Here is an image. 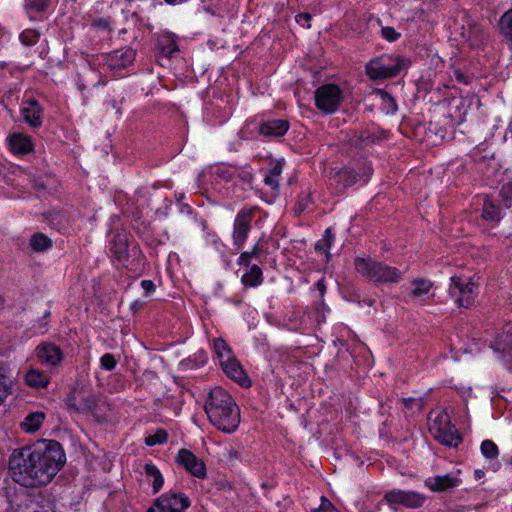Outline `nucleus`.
<instances>
[{"label":"nucleus","instance_id":"nucleus-1","mask_svg":"<svg viewBox=\"0 0 512 512\" xmlns=\"http://www.w3.org/2000/svg\"><path fill=\"white\" fill-rule=\"evenodd\" d=\"M65 462V453L57 441L43 440L15 449L9 458V473L22 486L45 485Z\"/></svg>","mask_w":512,"mask_h":512},{"label":"nucleus","instance_id":"nucleus-2","mask_svg":"<svg viewBox=\"0 0 512 512\" xmlns=\"http://www.w3.org/2000/svg\"><path fill=\"white\" fill-rule=\"evenodd\" d=\"M209 421L224 433H233L240 424V410L233 398L221 387L210 390L205 403Z\"/></svg>","mask_w":512,"mask_h":512},{"label":"nucleus","instance_id":"nucleus-3","mask_svg":"<svg viewBox=\"0 0 512 512\" xmlns=\"http://www.w3.org/2000/svg\"><path fill=\"white\" fill-rule=\"evenodd\" d=\"M428 428L431 435L443 445L456 447L461 442L446 410H432L428 416Z\"/></svg>","mask_w":512,"mask_h":512},{"label":"nucleus","instance_id":"nucleus-4","mask_svg":"<svg viewBox=\"0 0 512 512\" xmlns=\"http://www.w3.org/2000/svg\"><path fill=\"white\" fill-rule=\"evenodd\" d=\"M213 349L224 373L241 386H250V379L238 360L233 356L232 351L226 342L221 338L214 339Z\"/></svg>","mask_w":512,"mask_h":512},{"label":"nucleus","instance_id":"nucleus-5","mask_svg":"<svg viewBox=\"0 0 512 512\" xmlns=\"http://www.w3.org/2000/svg\"><path fill=\"white\" fill-rule=\"evenodd\" d=\"M355 268L362 276L374 282H397L401 277L397 268L365 258L356 259Z\"/></svg>","mask_w":512,"mask_h":512},{"label":"nucleus","instance_id":"nucleus-6","mask_svg":"<svg viewBox=\"0 0 512 512\" xmlns=\"http://www.w3.org/2000/svg\"><path fill=\"white\" fill-rule=\"evenodd\" d=\"M449 293L459 307L469 308L477 294V283L471 276H452Z\"/></svg>","mask_w":512,"mask_h":512},{"label":"nucleus","instance_id":"nucleus-7","mask_svg":"<svg viewBox=\"0 0 512 512\" xmlns=\"http://www.w3.org/2000/svg\"><path fill=\"white\" fill-rule=\"evenodd\" d=\"M258 257L259 246L256 244L251 251L243 252L238 259V264L245 267V272L241 276V282L245 286L257 287L263 281L261 268L256 264L251 265L252 260L257 259Z\"/></svg>","mask_w":512,"mask_h":512},{"label":"nucleus","instance_id":"nucleus-8","mask_svg":"<svg viewBox=\"0 0 512 512\" xmlns=\"http://www.w3.org/2000/svg\"><path fill=\"white\" fill-rule=\"evenodd\" d=\"M343 99L342 91L336 84H325L315 91V104L324 113L335 112Z\"/></svg>","mask_w":512,"mask_h":512},{"label":"nucleus","instance_id":"nucleus-9","mask_svg":"<svg viewBox=\"0 0 512 512\" xmlns=\"http://www.w3.org/2000/svg\"><path fill=\"white\" fill-rule=\"evenodd\" d=\"M190 501L183 493L168 492L155 500L147 512H185Z\"/></svg>","mask_w":512,"mask_h":512},{"label":"nucleus","instance_id":"nucleus-10","mask_svg":"<svg viewBox=\"0 0 512 512\" xmlns=\"http://www.w3.org/2000/svg\"><path fill=\"white\" fill-rule=\"evenodd\" d=\"M489 348L497 354L498 358L512 368V325H507L490 341Z\"/></svg>","mask_w":512,"mask_h":512},{"label":"nucleus","instance_id":"nucleus-11","mask_svg":"<svg viewBox=\"0 0 512 512\" xmlns=\"http://www.w3.org/2000/svg\"><path fill=\"white\" fill-rule=\"evenodd\" d=\"M383 58L371 60L366 65V73L372 80L388 79L396 76L403 67L404 59L396 57V63L384 64Z\"/></svg>","mask_w":512,"mask_h":512},{"label":"nucleus","instance_id":"nucleus-12","mask_svg":"<svg viewBox=\"0 0 512 512\" xmlns=\"http://www.w3.org/2000/svg\"><path fill=\"white\" fill-rule=\"evenodd\" d=\"M176 461L191 475L197 478H204L206 476V466L204 462L189 450L181 449L177 454Z\"/></svg>","mask_w":512,"mask_h":512},{"label":"nucleus","instance_id":"nucleus-13","mask_svg":"<svg viewBox=\"0 0 512 512\" xmlns=\"http://www.w3.org/2000/svg\"><path fill=\"white\" fill-rule=\"evenodd\" d=\"M388 503L393 505H403L408 508H418L423 505L424 497L416 492L393 490L385 495Z\"/></svg>","mask_w":512,"mask_h":512},{"label":"nucleus","instance_id":"nucleus-14","mask_svg":"<svg viewBox=\"0 0 512 512\" xmlns=\"http://www.w3.org/2000/svg\"><path fill=\"white\" fill-rule=\"evenodd\" d=\"M251 219V212L247 209L241 210L235 218L233 242L237 248L242 247L248 236Z\"/></svg>","mask_w":512,"mask_h":512},{"label":"nucleus","instance_id":"nucleus-15","mask_svg":"<svg viewBox=\"0 0 512 512\" xmlns=\"http://www.w3.org/2000/svg\"><path fill=\"white\" fill-rule=\"evenodd\" d=\"M35 355L42 365L54 366L62 361L60 348L52 343H43L35 350Z\"/></svg>","mask_w":512,"mask_h":512},{"label":"nucleus","instance_id":"nucleus-16","mask_svg":"<svg viewBox=\"0 0 512 512\" xmlns=\"http://www.w3.org/2000/svg\"><path fill=\"white\" fill-rule=\"evenodd\" d=\"M110 252L114 258L121 264H125L130 255L127 234L117 233L110 241Z\"/></svg>","mask_w":512,"mask_h":512},{"label":"nucleus","instance_id":"nucleus-17","mask_svg":"<svg viewBox=\"0 0 512 512\" xmlns=\"http://www.w3.org/2000/svg\"><path fill=\"white\" fill-rule=\"evenodd\" d=\"M10 151L17 156L26 155L33 150L32 140L29 136L14 132L7 138Z\"/></svg>","mask_w":512,"mask_h":512},{"label":"nucleus","instance_id":"nucleus-18","mask_svg":"<svg viewBox=\"0 0 512 512\" xmlns=\"http://www.w3.org/2000/svg\"><path fill=\"white\" fill-rule=\"evenodd\" d=\"M460 483V478L453 473L437 475L425 480V485L432 491H444L449 488L457 487Z\"/></svg>","mask_w":512,"mask_h":512},{"label":"nucleus","instance_id":"nucleus-19","mask_svg":"<svg viewBox=\"0 0 512 512\" xmlns=\"http://www.w3.org/2000/svg\"><path fill=\"white\" fill-rule=\"evenodd\" d=\"M363 171V175H360L355 171L354 168H352L351 174L350 171L348 170H338L334 174V179L339 183H343L344 186H349L351 184H355L358 182L365 183L371 176L372 169L369 166L365 165L363 167Z\"/></svg>","mask_w":512,"mask_h":512},{"label":"nucleus","instance_id":"nucleus-20","mask_svg":"<svg viewBox=\"0 0 512 512\" xmlns=\"http://www.w3.org/2000/svg\"><path fill=\"white\" fill-rule=\"evenodd\" d=\"M482 456L487 461V466L492 471H497L500 468L498 461L499 450L497 445L491 440H484L480 445Z\"/></svg>","mask_w":512,"mask_h":512},{"label":"nucleus","instance_id":"nucleus-21","mask_svg":"<svg viewBox=\"0 0 512 512\" xmlns=\"http://www.w3.org/2000/svg\"><path fill=\"white\" fill-rule=\"evenodd\" d=\"M288 128V121L277 119L262 123L259 132L267 137H280L287 132Z\"/></svg>","mask_w":512,"mask_h":512},{"label":"nucleus","instance_id":"nucleus-22","mask_svg":"<svg viewBox=\"0 0 512 512\" xmlns=\"http://www.w3.org/2000/svg\"><path fill=\"white\" fill-rule=\"evenodd\" d=\"M135 51L131 48L125 51H115L110 56V68L112 69H124L131 64L135 59Z\"/></svg>","mask_w":512,"mask_h":512},{"label":"nucleus","instance_id":"nucleus-23","mask_svg":"<svg viewBox=\"0 0 512 512\" xmlns=\"http://www.w3.org/2000/svg\"><path fill=\"white\" fill-rule=\"evenodd\" d=\"M29 106L24 107L21 113L24 120L29 123L32 127H38L41 125V107L37 100L31 99L28 101Z\"/></svg>","mask_w":512,"mask_h":512},{"label":"nucleus","instance_id":"nucleus-24","mask_svg":"<svg viewBox=\"0 0 512 512\" xmlns=\"http://www.w3.org/2000/svg\"><path fill=\"white\" fill-rule=\"evenodd\" d=\"M144 473L147 481L152 485L153 492L157 493L164 484L162 473L153 463H146L144 465Z\"/></svg>","mask_w":512,"mask_h":512},{"label":"nucleus","instance_id":"nucleus-25","mask_svg":"<svg viewBox=\"0 0 512 512\" xmlns=\"http://www.w3.org/2000/svg\"><path fill=\"white\" fill-rule=\"evenodd\" d=\"M503 216L502 210L495 202L486 197L483 203L482 217L486 221L499 222Z\"/></svg>","mask_w":512,"mask_h":512},{"label":"nucleus","instance_id":"nucleus-26","mask_svg":"<svg viewBox=\"0 0 512 512\" xmlns=\"http://www.w3.org/2000/svg\"><path fill=\"white\" fill-rule=\"evenodd\" d=\"M501 182L500 196L505 209H509L512 206V176L508 170L502 172Z\"/></svg>","mask_w":512,"mask_h":512},{"label":"nucleus","instance_id":"nucleus-27","mask_svg":"<svg viewBox=\"0 0 512 512\" xmlns=\"http://www.w3.org/2000/svg\"><path fill=\"white\" fill-rule=\"evenodd\" d=\"M44 419L45 414L43 412L29 413L21 423V427L27 433H34L41 427Z\"/></svg>","mask_w":512,"mask_h":512},{"label":"nucleus","instance_id":"nucleus-28","mask_svg":"<svg viewBox=\"0 0 512 512\" xmlns=\"http://www.w3.org/2000/svg\"><path fill=\"white\" fill-rule=\"evenodd\" d=\"M486 348V340H482L481 338H472L469 339L465 344L458 346L456 344H452V349L458 351H463V353L476 355L482 350Z\"/></svg>","mask_w":512,"mask_h":512},{"label":"nucleus","instance_id":"nucleus-29","mask_svg":"<svg viewBox=\"0 0 512 512\" xmlns=\"http://www.w3.org/2000/svg\"><path fill=\"white\" fill-rule=\"evenodd\" d=\"M25 382L33 388H44L49 383L48 376L36 369H30L25 375Z\"/></svg>","mask_w":512,"mask_h":512},{"label":"nucleus","instance_id":"nucleus-30","mask_svg":"<svg viewBox=\"0 0 512 512\" xmlns=\"http://www.w3.org/2000/svg\"><path fill=\"white\" fill-rule=\"evenodd\" d=\"M283 171L281 162H274L273 166L264 176V182L272 189H277L279 186V179Z\"/></svg>","mask_w":512,"mask_h":512},{"label":"nucleus","instance_id":"nucleus-31","mask_svg":"<svg viewBox=\"0 0 512 512\" xmlns=\"http://www.w3.org/2000/svg\"><path fill=\"white\" fill-rule=\"evenodd\" d=\"M498 28L501 35L512 43V9L501 16L498 22Z\"/></svg>","mask_w":512,"mask_h":512},{"label":"nucleus","instance_id":"nucleus-32","mask_svg":"<svg viewBox=\"0 0 512 512\" xmlns=\"http://www.w3.org/2000/svg\"><path fill=\"white\" fill-rule=\"evenodd\" d=\"M333 235L330 229H326L322 238L315 244V249L318 252L324 253L327 260L329 259V250L332 246Z\"/></svg>","mask_w":512,"mask_h":512},{"label":"nucleus","instance_id":"nucleus-33","mask_svg":"<svg viewBox=\"0 0 512 512\" xmlns=\"http://www.w3.org/2000/svg\"><path fill=\"white\" fill-rule=\"evenodd\" d=\"M30 245L35 251H44L50 247V239L42 233L34 234L31 237Z\"/></svg>","mask_w":512,"mask_h":512},{"label":"nucleus","instance_id":"nucleus-34","mask_svg":"<svg viewBox=\"0 0 512 512\" xmlns=\"http://www.w3.org/2000/svg\"><path fill=\"white\" fill-rule=\"evenodd\" d=\"M11 388V381L6 375V369L0 367V405L9 395Z\"/></svg>","mask_w":512,"mask_h":512},{"label":"nucleus","instance_id":"nucleus-35","mask_svg":"<svg viewBox=\"0 0 512 512\" xmlns=\"http://www.w3.org/2000/svg\"><path fill=\"white\" fill-rule=\"evenodd\" d=\"M413 286V295L419 297L430 292L432 283L426 279H417L413 281Z\"/></svg>","mask_w":512,"mask_h":512},{"label":"nucleus","instance_id":"nucleus-36","mask_svg":"<svg viewBox=\"0 0 512 512\" xmlns=\"http://www.w3.org/2000/svg\"><path fill=\"white\" fill-rule=\"evenodd\" d=\"M167 440V434L164 430H157L154 434L148 435L145 439V443L148 446H154L163 444Z\"/></svg>","mask_w":512,"mask_h":512},{"label":"nucleus","instance_id":"nucleus-37","mask_svg":"<svg viewBox=\"0 0 512 512\" xmlns=\"http://www.w3.org/2000/svg\"><path fill=\"white\" fill-rule=\"evenodd\" d=\"M39 33L35 30H26L20 35V40L25 45H33L37 42Z\"/></svg>","mask_w":512,"mask_h":512},{"label":"nucleus","instance_id":"nucleus-38","mask_svg":"<svg viewBox=\"0 0 512 512\" xmlns=\"http://www.w3.org/2000/svg\"><path fill=\"white\" fill-rule=\"evenodd\" d=\"M100 362H101L102 368H104L105 370H108V371L114 369L116 366V360H115L114 356L109 353L104 354L101 357Z\"/></svg>","mask_w":512,"mask_h":512},{"label":"nucleus","instance_id":"nucleus-39","mask_svg":"<svg viewBox=\"0 0 512 512\" xmlns=\"http://www.w3.org/2000/svg\"><path fill=\"white\" fill-rule=\"evenodd\" d=\"M312 512H339L337 509L334 508V506L331 504V502L326 499L325 497H321V504L318 508L313 509Z\"/></svg>","mask_w":512,"mask_h":512},{"label":"nucleus","instance_id":"nucleus-40","mask_svg":"<svg viewBox=\"0 0 512 512\" xmlns=\"http://www.w3.org/2000/svg\"><path fill=\"white\" fill-rule=\"evenodd\" d=\"M381 33L388 41H395L399 38L400 34L397 33L392 27H383Z\"/></svg>","mask_w":512,"mask_h":512},{"label":"nucleus","instance_id":"nucleus-41","mask_svg":"<svg viewBox=\"0 0 512 512\" xmlns=\"http://www.w3.org/2000/svg\"><path fill=\"white\" fill-rule=\"evenodd\" d=\"M377 93H379L381 95V98H382L383 101H386V102H388L390 104L391 111L392 112H396L397 104H396L395 99L389 93H387L386 91L377 90Z\"/></svg>","mask_w":512,"mask_h":512},{"label":"nucleus","instance_id":"nucleus-42","mask_svg":"<svg viewBox=\"0 0 512 512\" xmlns=\"http://www.w3.org/2000/svg\"><path fill=\"white\" fill-rule=\"evenodd\" d=\"M30 8L37 11L43 12L47 9L48 0H34L30 3Z\"/></svg>","mask_w":512,"mask_h":512},{"label":"nucleus","instance_id":"nucleus-43","mask_svg":"<svg viewBox=\"0 0 512 512\" xmlns=\"http://www.w3.org/2000/svg\"><path fill=\"white\" fill-rule=\"evenodd\" d=\"M193 358L196 363L191 366L192 368L203 366L207 362V354L204 351H199L193 356Z\"/></svg>","mask_w":512,"mask_h":512},{"label":"nucleus","instance_id":"nucleus-44","mask_svg":"<svg viewBox=\"0 0 512 512\" xmlns=\"http://www.w3.org/2000/svg\"><path fill=\"white\" fill-rule=\"evenodd\" d=\"M309 203H310L309 197H305V198L301 199L296 206V212L297 213L305 212V210H307V208H308Z\"/></svg>","mask_w":512,"mask_h":512},{"label":"nucleus","instance_id":"nucleus-45","mask_svg":"<svg viewBox=\"0 0 512 512\" xmlns=\"http://www.w3.org/2000/svg\"><path fill=\"white\" fill-rule=\"evenodd\" d=\"M92 25L103 29H110L109 22L103 18L94 20Z\"/></svg>","mask_w":512,"mask_h":512},{"label":"nucleus","instance_id":"nucleus-46","mask_svg":"<svg viewBox=\"0 0 512 512\" xmlns=\"http://www.w3.org/2000/svg\"><path fill=\"white\" fill-rule=\"evenodd\" d=\"M376 137L373 134L364 132L360 136V140L366 144L374 142Z\"/></svg>","mask_w":512,"mask_h":512},{"label":"nucleus","instance_id":"nucleus-47","mask_svg":"<svg viewBox=\"0 0 512 512\" xmlns=\"http://www.w3.org/2000/svg\"><path fill=\"white\" fill-rule=\"evenodd\" d=\"M141 286L146 291V293H150L154 290V284L150 280H143L141 282Z\"/></svg>","mask_w":512,"mask_h":512},{"label":"nucleus","instance_id":"nucleus-48","mask_svg":"<svg viewBox=\"0 0 512 512\" xmlns=\"http://www.w3.org/2000/svg\"><path fill=\"white\" fill-rule=\"evenodd\" d=\"M316 287H317L318 291L320 292L321 296H323L326 291V285H325L323 278H321L317 281Z\"/></svg>","mask_w":512,"mask_h":512},{"label":"nucleus","instance_id":"nucleus-49","mask_svg":"<svg viewBox=\"0 0 512 512\" xmlns=\"http://www.w3.org/2000/svg\"><path fill=\"white\" fill-rule=\"evenodd\" d=\"M312 18V15L309 13H300L296 16V21L298 23L301 22V20L310 21Z\"/></svg>","mask_w":512,"mask_h":512},{"label":"nucleus","instance_id":"nucleus-50","mask_svg":"<svg viewBox=\"0 0 512 512\" xmlns=\"http://www.w3.org/2000/svg\"><path fill=\"white\" fill-rule=\"evenodd\" d=\"M95 405V400L94 399H90L87 401V403L83 406H79L78 409H81V410H92L93 407Z\"/></svg>","mask_w":512,"mask_h":512},{"label":"nucleus","instance_id":"nucleus-51","mask_svg":"<svg viewBox=\"0 0 512 512\" xmlns=\"http://www.w3.org/2000/svg\"><path fill=\"white\" fill-rule=\"evenodd\" d=\"M459 390V393L462 397H466L467 395H470L471 392H472V389L471 387H461L458 389Z\"/></svg>","mask_w":512,"mask_h":512},{"label":"nucleus","instance_id":"nucleus-52","mask_svg":"<svg viewBox=\"0 0 512 512\" xmlns=\"http://www.w3.org/2000/svg\"><path fill=\"white\" fill-rule=\"evenodd\" d=\"M474 476H475V478H476L477 480H479V479H481V478H483V477H484V471H483V470H481V469H477V470H475V472H474Z\"/></svg>","mask_w":512,"mask_h":512},{"label":"nucleus","instance_id":"nucleus-53","mask_svg":"<svg viewBox=\"0 0 512 512\" xmlns=\"http://www.w3.org/2000/svg\"><path fill=\"white\" fill-rule=\"evenodd\" d=\"M176 50H177V47H176V45H174L173 49H171V50L167 51V54H168L169 56H171V55H172V52H173V51H176Z\"/></svg>","mask_w":512,"mask_h":512},{"label":"nucleus","instance_id":"nucleus-54","mask_svg":"<svg viewBox=\"0 0 512 512\" xmlns=\"http://www.w3.org/2000/svg\"><path fill=\"white\" fill-rule=\"evenodd\" d=\"M133 255L137 254V251L135 249L132 250Z\"/></svg>","mask_w":512,"mask_h":512},{"label":"nucleus","instance_id":"nucleus-55","mask_svg":"<svg viewBox=\"0 0 512 512\" xmlns=\"http://www.w3.org/2000/svg\"><path fill=\"white\" fill-rule=\"evenodd\" d=\"M412 401H413V399L405 400L406 404H407L408 402H412Z\"/></svg>","mask_w":512,"mask_h":512}]
</instances>
